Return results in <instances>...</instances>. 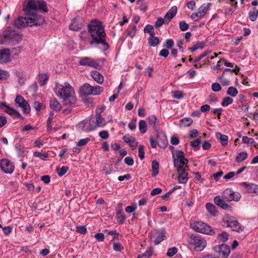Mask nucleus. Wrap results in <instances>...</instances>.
I'll return each instance as SVG.
<instances>
[{"label":"nucleus","mask_w":258,"mask_h":258,"mask_svg":"<svg viewBox=\"0 0 258 258\" xmlns=\"http://www.w3.org/2000/svg\"><path fill=\"white\" fill-rule=\"evenodd\" d=\"M79 64L81 66H87L97 68L99 66L97 63L94 59L89 57H82L80 58Z\"/></svg>","instance_id":"obj_14"},{"label":"nucleus","mask_w":258,"mask_h":258,"mask_svg":"<svg viewBox=\"0 0 258 258\" xmlns=\"http://www.w3.org/2000/svg\"><path fill=\"white\" fill-rule=\"evenodd\" d=\"M37 1L36 2L35 0H29L27 3L26 9L29 11H37Z\"/></svg>","instance_id":"obj_30"},{"label":"nucleus","mask_w":258,"mask_h":258,"mask_svg":"<svg viewBox=\"0 0 258 258\" xmlns=\"http://www.w3.org/2000/svg\"><path fill=\"white\" fill-rule=\"evenodd\" d=\"M10 59V50L9 49H0V63L7 62Z\"/></svg>","instance_id":"obj_19"},{"label":"nucleus","mask_w":258,"mask_h":258,"mask_svg":"<svg viewBox=\"0 0 258 258\" xmlns=\"http://www.w3.org/2000/svg\"><path fill=\"white\" fill-rule=\"evenodd\" d=\"M83 26L82 19L80 18H76L72 21L70 28L74 31H78L81 29Z\"/></svg>","instance_id":"obj_18"},{"label":"nucleus","mask_w":258,"mask_h":258,"mask_svg":"<svg viewBox=\"0 0 258 258\" xmlns=\"http://www.w3.org/2000/svg\"><path fill=\"white\" fill-rule=\"evenodd\" d=\"M240 68L236 66L234 69H225L223 71V74H226L227 72H230L231 73V75H232L233 73H235V74H238Z\"/></svg>","instance_id":"obj_55"},{"label":"nucleus","mask_w":258,"mask_h":258,"mask_svg":"<svg viewBox=\"0 0 258 258\" xmlns=\"http://www.w3.org/2000/svg\"><path fill=\"white\" fill-rule=\"evenodd\" d=\"M113 249L116 251H120L123 249V247L119 242H114L113 243Z\"/></svg>","instance_id":"obj_60"},{"label":"nucleus","mask_w":258,"mask_h":258,"mask_svg":"<svg viewBox=\"0 0 258 258\" xmlns=\"http://www.w3.org/2000/svg\"><path fill=\"white\" fill-rule=\"evenodd\" d=\"M103 91V88L99 86H92L91 95H98Z\"/></svg>","instance_id":"obj_39"},{"label":"nucleus","mask_w":258,"mask_h":258,"mask_svg":"<svg viewBox=\"0 0 258 258\" xmlns=\"http://www.w3.org/2000/svg\"><path fill=\"white\" fill-rule=\"evenodd\" d=\"M0 106L1 108H3L4 109L6 113L11 115L14 118L17 119H20L22 118V115L20 113H19L14 109L10 107L6 103H1Z\"/></svg>","instance_id":"obj_15"},{"label":"nucleus","mask_w":258,"mask_h":258,"mask_svg":"<svg viewBox=\"0 0 258 258\" xmlns=\"http://www.w3.org/2000/svg\"><path fill=\"white\" fill-rule=\"evenodd\" d=\"M138 156L141 160H143L145 158V151L144 146L142 145H140L138 148Z\"/></svg>","instance_id":"obj_52"},{"label":"nucleus","mask_w":258,"mask_h":258,"mask_svg":"<svg viewBox=\"0 0 258 258\" xmlns=\"http://www.w3.org/2000/svg\"><path fill=\"white\" fill-rule=\"evenodd\" d=\"M248 157L246 152H242L239 153L236 157V161L238 163L244 161Z\"/></svg>","instance_id":"obj_38"},{"label":"nucleus","mask_w":258,"mask_h":258,"mask_svg":"<svg viewBox=\"0 0 258 258\" xmlns=\"http://www.w3.org/2000/svg\"><path fill=\"white\" fill-rule=\"evenodd\" d=\"M159 39L157 37L150 36L148 38L149 45L151 46H156L159 43Z\"/></svg>","instance_id":"obj_35"},{"label":"nucleus","mask_w":258,"mask_h":258,"mask_svg":"<svg viewBox=\"0 0 258 258\" xmlns=\"http://www.w3.org/2000/svg\"><path fill=\"white\" fill-rule=\"evenodd\" d=\"M177 252V249L176 247H172L171 248H169L168 249L167 252V255L169 257H172L174 255H175Z\"/></svg>","instance_id":"obj_56"},{"label":"nucleus","mask_w":258,"mask_h":258,"mask_svg":"<svg viewBox=\"0 0 258 258\" xmlns=\"http://www.w3.org/2000/svg\"><path fill=\"white\" fill-rule=\"evenodd\" d=\"M18 154L22 156H24V153L25 152V148L21 145L16 146Z\"/></svg>","instance_id":"obj_63"},{"label":"nucleus","mask_w":258,"mask_h":258,"mask_svg":"<svg viewBox=\"0 0 258 258\" xmlns=\"http://www.w3.org/2000/svg\"><path fill=\"white\" fill-rule=\"evenodd\" d=\"M204 16V15L199 10L198 12L192 13L190 16V18L193 21H198L202 19Z\"/></svg>","instance_id":"obj_42"},{"label":"nucleus","mask_w":258,"mask_h":258,"mask_svg":"<svg viewBox=\"0 0 258 258\" xmlns=\"http://www.w3.org/2000/svg\"><path fill=\"white\" fill-rule=\"evenodd\" d=\"M180 29L182 31L187 30L189 28V25L184 21H181L179 23Z\"/></svg>","instance_id":"obj_59"},{"label":"nucleus","mask_w":258,"mask_h":258,"mask_svg":"<svg viewBox=\"0 0 258 258\" xmlns=\"http://www.w3.org/2000/svg\"><path fill=\"white\" fill-rule=\"evenodd\" d=\"M123 140L130 146L132 150H135L137 148L138 142L135 138L130 135H124L123 137Z\"/></svg>","instance_id":"obj_16"},{"label":"nucleus","mask_w":258,"mask_h":258,"mask_svg":"<svg viewBox=\"0 0 258 258\" xmlns=\"http://www.w3.org/2000/svg\"><path fill=\"white\" fill-rule=\"evenodd\" d=\"M206 208L208 212L213 216L217 215V211L216 207L211 203H208L206 205Z\"/></svg>","instance_id":"obj_29"},{"label":"nucleus","mask_w":258,"mask_h":258,"mask_svg":"<svg viewBox=\"0 0 258 258\" xmlns=\"http://www.w3.org/2000/svg\"><path fill=\"white\" fill-rule=\"evenodd\" d=\"M22 39L20 33L11 28L8 27L0 35V44H15Z\"/></svg>","instance_id":"obj_3"},{"label":"nucleus","mask_w":258,"mask_h":258,"mask_svg":"<svg viewBox=\"0 0 258 258\" xmlns=\"http://www.w3.org/2000/svg\"><path fill=\"white\" fill-rule=\"evenodd\" d=\"M216 137L217 139L220 140L221 144L223 146H226L227 145L228 141V137L227 136L222 135L220 133H216Z\"/></svg>","instance_id":"obj_28"},{"label":"nucleus","mask_w":258,"mask_h":258,"mask_svg":"<svg viewBox=\"0 0 258 258\" xmlns=\"http://www.w3.org/2000/svg\"><path fill=\"white\" fill-rule=\"evenodd\" d=\"M191 228L195 231L205 234L212 235L215 234L211 226L201 221L194 222L190 225Z\"/></svg>","instance_id":"obj_5"},{"label":"nucleus","mask_w":258,"mask_h":258,"mask_svg":"<svg viewBox=\"0 0 258 258\" xmlns=\"http://www.w3.org/2000/svg\"><path fill=\"white\" fill-rule=\"evenodd\" d=\"M169 20H166L165 18H162L161 17H159L157 19V21L155 24V27L156 28H159L161 27L163 24H168Z\"/></svg>","instance_id":"obj_44"},{"label":"nucleus","mask_w":258,"mask_h":258,"mask_svg":"<svg viewBox=\"0 0 258 258\" xmlns=\"http://www.w3.org/2000/svg\"><path fill=\"white\" fill-rule=\"evenodd\" d=\"M205 47V43L203 41H198L192 47L189 49L191 51H195L197 49H202Z\"/></svg>","instance_id":"obj_37"},{"label":"nucleus","mask_w":258,"mask_h":258,"mask_svg":"<svg viewBox=\"0 0 258 258\" xmlns=\"http://www.w3.org/2000/svg\"><path fill=\"white\" fill-rule=\"evenodd\" d=\"M15 102L21 108L24 112L25 113H29L30 112V107L22 96L17 95L15 99Z\"/></svg>","instance_id":"obj_11"},{"label":"nucleus","mask_w":258,"mask_h":258,"mask_svg":"<svg viewBox=\"0 0 258 258\" xmlns=\"http://www.w3.org/2000/svg\"><path fill=\"white\" fill-rule=\"evenodd\" d=\"M210 6V3L204 4L202 5L199 9V11H201L204 15L206 14L208 11L209 7Z\"/></svg>","instance_id":"obj_51"},{"label":"nucleus","mask_w":258,"mask_h":258,"mask_svg":"<svg viewBox=\"0 0 258 258\" xmlns=\"http://www.w3.org/2000/svg\"><path fill=\"white\" fill-rule=\"evenodd\" d=\"M242 190L248 194H255L258 195V185L254 183L242 182L240 184Z\"/></svg>","instance_id":"obj_12"},{"label":"nucleus","mask_w":258,"mask_h":258,"mask_svg":"<svg viewBox=\"0 0 258 258\" xmlns=\"http://www.w3.org/2000/svg\"><path fill=\"white\" fill-rule=\"evenodd\" d=\"M229 237V234L226 232H222L221 233H218L217 236V239L220 242H226Z\"/></svg>","instance_id":"obj_33"},{"label":"nucleus","mask_w":258,"mask_h":258,"mask_svg":"<svg viewBox=\"0 0 258 258\" xmlns=\"http://www.w3.org/2000/svg\"><path fill=\"white\" fill-rule=\"evenodd\" d=\"M211 88H212V90L214 92H219L222 89L221 85L218 83H213L212 84Z\"/></svg>","instance_id":"obj_61"},{"label":"nucleus","mask_w":258,"mask_h":258,"mask_svg":"<svg viewBox=\"0 0 258 258\" xmlns=\"http://www.w3.org/2000/svg\"><path fill=\"white\" fill-rule=\"evenodd\" d=\"M166 233L165 230L162 229V231L158 234L156 239L154 241V244L155 245H158L162 241L165 240L166 238Z\"/></svg>","instance_id":"obj_25"},{"label":"nucleus","mask_w":258,"mask_h":258,"mask_svg":"<svg viewBox=\"0 0 258 258\" xmlns=\"http://www.w3.org/2000/svg\"><path fill=\"white\" fill-rule=\"evenodd\" d=\"M225 75L223 73L221 76L218 77V79L222 85L226 86L230 84V81L225 77Z\"/></svg>","instance_id":"obj_43"},{"label":"nucleus","mask_w":258,"mask_h":258,"mask_svg":"<svg viewBox=\"0 0 258 258\" xmlns=\"http://www.w3.org/2000/svg\"><path fill=\"white\" fill-rule=\"evenodd\" d=\"M215 204L223 209L227 210L230 208V206L220 196H216L214 199Z\"/></svg>","instance_id":"obj_20"},{"label":"nucleus","mask_w":258,"mask_h":258,"mask_svg":"<svg viewBox=\"0 0 258 258\" xmlns=\"http://www.w3.org/2000/svg\"><path fill=\"white\" fill-rule=\"evenodd\" d=\"M152 168L153 170L152 176L155 177L159 173V163L157 161L154 160L152 161Z\"/></svg>","instance_id":"obj_40"},{"label":"nucleus","mask_w":258,"mask_h":258,"mask_svg":"<svg viewBox=\"0 0 258 258\" xmlns=\"http://www.w3.org/2000/svg\"><path fill=\"white\" fill-rule=\"evenodd\" d=\"M223 196L226 200L229 201H238L241 198L240 193L234 192L230 188L226 189L223 191Z\"/></svg>","instance_id":"obj_10"},{"label":"nucleus","mask_w":258,"mask_h":258,"mask_svg":"<svg viewBox=\"0 0 258 258\" xmlns=\"http://www.w3.org/2000/svg\"><path fill=\"white\" fill-rule=\"evenodd\" d=\"M178 172L177 179L180 183H186L188 180L187 173L185 172L186 169H177Z\"/></svg>","instance_id":"obj_17"},{"label":"nucleus","mask_w":258,"mask_h":258,"mask_svg":"<svg viewBox=\"0 0 258 258\" xmlns=\"http://www.w3.org/2000/svg\"><path fill=\"white\" fill-rule=\"evenodd\" d=\"M53 90L56 95L61 99L66 104L73 105L76 103L75 91L68 83H65L63 85L56 83Z\"/></svg>","instance_id":"obj_2"},{"label":"nucleus","mask_w":258,"mask_h":258,"mask_svg":"<svg viewBox=\"0 0 258 258\" xmlns=\"http://www.w3.org/2000/svg\"><path fill=\"white\" fill-rule=\"evenodd\" d=\"M116 215H117V219L118 223L119 224H123L125 221V216L122 213L121 210H119L116 213Z\"/></svg>","instance_id":"obj_45"},{"label":"nucleus","mask_w":258,"mask_h":258,"mask_svg":"<svg viewBox=\"0 0 258 258\" xmlns=\"http://www.w3.org/2000/svg\"><path fill=\"white\" fill-rule=\"evenodd\" d=\"M238 90L233 87H230L227 91V93L232 97H235L238 94Z\"/></svg>","instance_id":"obj_48"},{"label":"nucleus","mask_w":258,"mask_h":258,"mask_svg":"<svg viewBox=\"0 0 258 258\" xmlns=\"http://www.w3.org/2000/svg\"><path fill=\"white\" fill-rule=\"evenodd\" d=\"M68 170L69 167L68 166H64L61 167L60 168L58 169L57 170V173L59 176H62L66 173Z\"/></svg>","instance_id":"obj_53"},{"label":"nucleus","mask_w":258,"mask_h":258,"mask_svg":"<svg viewBox=\"0 0 258 258\" xmlns=\"http://www.w3.org/2000/svg\"><path fill=\"white\" fill-rule=\"evenodd\" d=\"M92 86L88 83L84 84L80 88V93L82 95H91Z\"/></svg>","instance_id":"obj_23"},{"label":"nucleus","mask_w":258,"mask_h":258,"mask_svg":"<svg viewBox=\"0 0 258 258\" xmlns=\"http://www.w3.org/2000/svg\"><path fill=\"white\" fill-rule=\"evenodd\" d=\"M176 158H174L173 163L177 169H186L188 160L184 157L183 152L177 150L175 152Z\"/></svg>","instance_id":"obj_6"},{"label":"nucleus","mask_w":258,"mask_h":258,"mask_svg":"<svg viewBox=\"0 0 258 258\" xmlns=\"http://www.w3.org/2000/svg\"><path fill=\"white\" fill-rule=\"evenodd\" d=\"M213 249L217 258H227L230 253L229 246L225 244L216 245Z\"/></svg>","instance_id":"obj_8"},{"label":"nucleus","mask_w":258,"mask_h":258,"mask_svg":"<svg viewBox=\"0 0 258 258\" xmlns=\"http://www.w3.org/2000/svg\"><path fill=\"white\" fill-rule=\"evenodd\" d=\"M211 53V51L206 50L203 53H202L199 56L196 58L194 61L195 63H197L200 61L203 57L207 56L209 53Z\"/></svg>","instance_id":"obj_58"},{"label":"nucleus","mask_w":258,"mask_h":258,"mask_svg":"<svg viewBox=\"0 0 258 258\" xmlns=\"http://www.w3.org/2000/svg\"><path fill=\"white\" fill-rule=\"evenodd\" d=\"M91 76L92 78L98 83L102 84L104 81V77L101 73L96 71L91 72Z\"/></svg>","instance_id":"obj_22"},{"label":"nucleus","mask_w":258,"mask_h":258,"mask_svg":"<svg viewBox=\"0 0 258 258\" xmlns=\"http://www.w3.org/2000/svg\"><path fill=\"white\" fill-rule=\"evenodd\" d=\"M50 107L55 111H59L61 106L56 99H51L50 101Z\"/></svg>","instance_id":"obj_31"},{"label":"nucleus","mask_w":258,"mask_h":258,"mask_svg":"<svg viewBox=\"0 0 258 258\" xmlns=\"http://www.w3.org/2000/svg\"><path fill=\"white\" fill-rule=\"evenodd\" d=\"M0 166L2 170L6 173L11 174L14 170V165L7 159H2Z\"/></svg>","instance_id":"obj_13"},{"label":"nucleus","mask_w":258,"mask_h":258,"mask_svg":"<svg viewBox=\"0 0 258 258\" xmlns=\"http://www.w3.org/2000/svg\"><path fill=\"white\" fill-rule=\"evenodd\" d=\"M33 155L36 157H38L41 160H45L48 157V154L47 153H41L40 152L35 151Z\"/></svg>","instance_id":"obj_50"},{"label":"nucleus","mask_w":258,"mask_h":258,"mask_svg":"<svg viewBox=\"0 0 258 258\" xmlns=\"http://www.w3.org/2000/svg\"><path fill=\"white\" fill-rule=\"evenodd\" d=\"M174 45V41L171 39H167L165 42V45L164 46H166V47L167 49H170L172 48Z\"/></svg>","instance_id":"obj_64"},{"label":"nucleus","mask_w":258,"mask_h":258,"mask_svg":"<svg viewBox=\"0 0 258 258\" xmlns=\"http://www.w3.org/2000/svg\"><path fill=\"white\" fill-rule=\"evenodd\" d=\"M77 231L80 234H86L87 233V229L84 226H79L76 227Z\"/></svg>","instance_id":"obj_62"},{"label":"nucleus","mask_w":258,"mask_h":258,"mask_svg":"<svg viewBox=\"0 0 258 258\" xmlns=\"http://www.w3.org/2000/svg\"><path fill=\"white\" fill-rule=\"evenodd\" d=\"M258 11L256 8H253V11L249 13V18L251 21H255L257 17Z\"/></svg>","instance_id":"obj_47"},{"label":"nucleus","mask_w":258,"mask_h":258,"mask_svg":"<svg viewBox=\"0 0 258 258\" xmlns=\"http://www.w3.org/2000/svg\"><path fill=\"white\" fill-rule=\"evenodd\" d=\"M25 17L27 21V26L40 25L44 21V18L42 16L38 15L36 13L28 14Z\"/></svg>","instance_id":"obj_7"},{"label":"nucleus","mask_w":258,"mask_h":258,"mask_svg":"<svg viewBox=\"0 0 258 258\" xmlns=\"http://www.w3.org/2000/svg\"><path fill=\"white\" fill-rule=\"evenodd\" d=\"M149 122L153 128H158L159 127V121L154 115H151L149 117Z\"/></svg>","instance_id":"obj_32"},{"label":"nucleus","mask_w":258,"mask_h":258,"mask_svg":"<svg viewBox=\"0 0 258 258\" xmlns=\"http://www.w3.org/2000/svg\"><path fill=\"white\" fill-rule=\"evenodd\" d=\"M177 7H172L166 14L164 17L166 20H169V23L177 13Z\"/></svg>","instance_id":"obj_24"},{"label":"nucleus","mask_w":258,"mask_h":258,"mask_svg":"<svg viewBox=\"0 0 258 258\" xmlns=\"http://www.w3.org/2000/svg\"><path fill=\"white\" fill-rule=\"evenodd\" d=\"M49 76L46 73H40L38 76V80L41 86L44 85L48 81Z\"/></svg>","instance_id":"obj_27"},{"label":"nucleus","mask_w":258,"mask_h":258,"mask_svg":"<svg viewBox=\"0 0 258 258\" xmlns=\"http://www.w3.org/2000/svg\"><path fill=\"white\" fill-rule=\"evenodd\" d=\"M223 225L225 227H229L230 225H231L234 221L235 219L234 217L229 215H225L223 219Z\"/></svg>","instance_id":"obj_26"},{"label":"nucleus","mask_w":258,"mask_h":258,"mask_svg":"<svg viewBox=\"0 0 258 258\" xmlns=\"http://www.w3.org/2000/svg\"><path fill=\"white\" fill-rule=\"evenodd\" d=\"M88 31L92 40L90 44L105 51L109 48V45L106 41V33L102 23L97 20L92 21L88 26Z\"/></svg>","instance_id":"obj_1"},{"label":"nucleus","mask_w":258,"mask_h":258,"mask_svg":"<svg viewBox=\"0 0 258 258\" xmlns=\"http://www.w3.org/2000/svg\"><path fill=\"white\" fill-rule=\"evenodd\" d=\"M105 124V120L100 113H97L96 117L89 120V127L88 129H95L96 127H102Z\"/></svg>","instance_id":"obj_9"},{"label":"nucleus","mask_w":258,"mask_h":258,"mask_svg":"<svg viewBox=\"0 0 258 258\" xmlns=\"http://www.w3.org/2000/svg\"><path fill=\"white\" fill-rule=\"evenodd\" d=\"M233 101V100L232 98L230 97H226L224 98L221 104L223 106H227L229 104H231Z\"/></svg>","instance_id":"obj_54"},{"label":"nucleus","mask_w":258,"mask_h":258,"mask_svg":"<svg viewBox=\"0 0 258 258\" xmlns=\"http://www.w3.org/2000/svg\"><path fill=\"white\" fill-rule=\"evenodd\" d=\"M144 31L145 33H149L150 35L151 36H154L155 35L154 27L152 25H147L144 28Z\"/></svg>","instance_id":"obj_46"},{"label":"nucleus","mask_w":258,"mask_h":258,"mask_svg":"<svg viewBox=\"0 0 258 258\" xmlns=\"http://www.w3.org/2000/svg\"><path fill=\"white\" fill-rule=\"evenodd\" d=\"M14 25L18 28H23L27 26L26 17H19L14 20Z\"/></svg>","instance_id":"obj_21"},{"label":"nucleus","mask_w":258,"mask_h":258,"mask_svg":"<svg viewBox=\"0 0 258 258\" xmlns=\"http://www.w3.org/2000/svg\"><path fill=\"white\" fill-rule=\"evenodd\" d=\"M187 242L191 249L196 251L203 250L207 246V241L202 237L197 235H191Z\"/></svg>","instance_id":"obj_4"},{"label":"nucleus","mask_w":258,"mask_h":258,"mask_svg":"<svg viewBox=\"0 0 258 258\" xmlns=\"http://www.w3.org/2000/svg\"><path fill=\"white\" fill-rule=\"evenodd\" d=\"M90 141L89 138H86L85 139H81L77 144V145L79 147H82L86 145Z\"/></svg>","instance_id":"obj_57"},{"label":"nucleus","mask_w":258,"mask_h":258,"mask_svg":"<svg viewBox=\"0 0 258 258\" xmlns=\"http://www.w3.org/2000/svg\"><path fill=\"white\" fill-rule=\"evenodd\" d=\"M77 127L78 128H82V129L87 127L86 129H88V127H89V120L85 119V120H84L81 121L77 124Z\"/></svg>","instance_id":"obj_49"},{"label":"nucleus","mask_w":258,"mask_h":258,"mask_svg":"<svg viewBox=\"0 0 258 258\" xmlns=\"http://www.w3.org/2000/svg\"><path fill=\"white\" fill-rule=\"evenodd\" d=\"M37 10H39L40 11H43L44 12H48V9L46 7V3L41 0L40 1H37Z\"/></svg>","instance_id":"obj_41"},{"label":"nucleus","mask_w":258,"mask_h":258,"mask_svg":"<svg viewBox=\"0 0 258 258\" xmlns=\"http://www.w3.org/2000/svg\"><path fill=\"white\" fill-rule=\"evenodd\" d=\"M229 227L231 228L232 230L237 232H240L242 231L243 229V227L241 226L240 224L235 220L231 225H230Z\"/></svg>","instance_id":"obj_36"},{"label":"nucleus","mask_w":258,"mask_h":258,"mask_svg":"<svg viewBox=\"0 0 258 258\" xmlns=\"http://www.w3.org/2000/svg\"><path fill=\"white\" fill-rule=\"evenodd\" d=\"M192 123V120L190 118H184L180 120V126L181 127H187Z\"/></svg>","instance_id":"obj_34"}]
</instances>
